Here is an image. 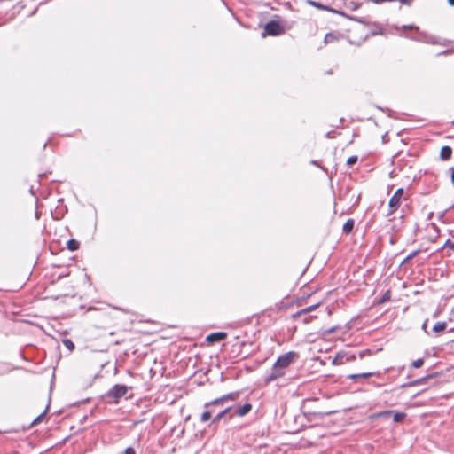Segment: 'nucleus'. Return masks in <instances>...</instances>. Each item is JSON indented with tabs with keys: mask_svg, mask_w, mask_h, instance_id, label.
<instances>
[{
	"mask_svg": "<svg viewBox=\"0 0 454 454\" xmlns=\"http://www.w3.org/2000/svg\"><path fill=\"white\" fill-rule=\"evenodd\" d=\"M423 364L424 360L422 358H419L412 363V367L420 368L423 365Z\"/></svg>",
	"mask_w": 454,
	"mask_h": 454,
	"instance_id": "17",
	"label": "nucleus"
},
{
	"mask_svg": "<svg viewBox=\"0 0 454 454\" xmlns=\"http://www.w3.org/2000/svg\"><path fill=\"white\" fill-rule=\"evenodd\" d=\"M388 299H389V292L385 294V295L383 296V298L381 300V302H384V301H386Z\"/></svg>",
	"mask_w": 454,
	"mask_h": 454,
	"instance_id": "24",
	"label": "nucleus"
},
{
	"mask_svg": "<svg viewBox=\"0 0 454 454\" xmlns=\"http://www.w3.org/2000/svg\"><path fill=\"white\" fill-rule=\"evenodd\" d=\"M67 248L71 251L77 250L79 248V242L75 239H70L67 243Z\"/></svg>",
	"mask_w": 454,
	"mask_h": 454,
	"instance_id": "9",
	"label": "nucleus"
},
{
	"mask_svg": "<svg viewBox=\"0 0 454 454\" xmlns=\"http://www.w3.org/2000/svg\"><path fill=\"white\" fill-rule=\"evenodd\" d=\"M231 408H226L220 413H218L213 419L214 422H218L229 411Z\"/></svg>",
	"mask_w": 454,
	"mask_h": 454,
	"instance_id": "13",
	"label": "nucleus"
},
{
	"mask_svg": "<svg viewBox=\"0 0 454 454\" xmlns=\"http://www.w3.org/2000/svg\"><path fill=\"white\" fill-rule=\"evenodd\" d=\"M372 372L361 373V374H352L348 376L350 379H357V378H368L372 376Z\"/></svg>",
	"mask_w": 454,
	"mask_h": 454,
	"instance_id": "14",
	"label": "nucleus"
},
{
	"mask_svg": "<svg viewBox=\"0 0 454 454\" xmlns=\"http://www.w3.org/2000/svg\"><path fill=\"white\" fill-rule=\"evenodd\" d=\"M265 32L270 35H278L283 33V28L276 21H270L265 26Z\"/></svg>",
	"mask_w": 454,
	"mask_h": 454,
	"instance_id": "3",
	"label": "nucleus"
},
{
	"mask_svg": "<svg viewBox=\"0 0 454 454\" xmlns=\"http://www.w3.org/2000/svg\"><path fill=\"white\" fill-rule=\"evenodd\" d=\"M46 411H47V409H46V410H45L42 414H40V415H39V416H38V417H37V418L33 421L32 425H36V424H38L40 421H42V419H43V418L44 414L46 413Z\"/></svg>",
	"mask_w": 454,
	"mask_h": 454,
	"instance_id": "21",
	"label": "nucleus"
},
{
	"mask_svg": "<svg viewBox=\"0 0 454 454\" xmlns=\"http://www.w3.org/2000/svg\"><path fill=\"white\" fill-rule=\"evenodd\" d=\"M446 325H446V323H445V322H438V323H436V324L434 325V332H437V333H439V332H442L443 330H445Z\"/></svg>",
	"mask_w": 454,
	"mask_h": 454,
	"instance_id": "10",
	"label": "nucleus"
},
{
	"mask_svg": "<svg viewBox=\"0 0 454 454\" xmlns=\"http://www.w3.org/2000/svg\"><path fill=\"white\" fill-rule=\"evenodd\" d=\"M63 344L65 345V347L69 350V351H73L74 349V344L72 340H63Z\"/></svg>",
	"mask_w": 454,
	"mask_h": 454,
	"instance_id": "12",
	"label": "nucleus"
},
{
	"mask_svg": "<svg viewBox=\"0 0 454 454\" xmlns=\"http://www.w3.org/2000/svg\"><path fill=\"white\" fill-rule=\"evenodd\" d=\"M405 417V414L403 413V412H395L394 413V421L395 422H399L401 421L403 418Z\"/></svg>",
	"mask_w": 454,
	"mask_h": 454,
	"instance_id": "16",
	"label": "nucleus"
},
{
	"mask_svg": "<svg viewBox=\"0 0 454 454\" xmlns=\"http://www.w3.org/2000/svg\"><path fill=\"white\" fill-rule=\"evenodd\" d=\"M252 409L251 404L246 403L243 406L239 407L237 413L239 416H244L248 413Z\"/></svg>",
	"mask_w": 454,
	"mask_h": 454,
	"instance_id": "8",
	"label": "nucleus"
},
{
	"mask_svg": "<svg viewBox=\"0 0 454 454\" xmlns=\"http://www.w3.org/2000/svg\"><path fill=\"white\" fill-rule=\"evenodd\" d=\"M451 153H452V149L450 146H443L441 149L440 155H441L442 160H446L450 158Z\"/></svg>",
	"mask_w": 454,
	"mask_h": 454,
	"instance_id": "7",
	"label": "nucleus"
},
{
	"mask_svg": "<svg viewBox=\"0 0 454 454\" xmlns=\"http://www.w3.org/2000/svg\"><path fill=\"white\" fill-rule=\"evenodd\" d=\"M450 4L454 5V0H448Z\"/></svg>",
	"mask_w": 454,
	"mask_h": 454,
	"instance_id": "27",
	"label": "nucleus"
},
{
	"mask_svg": "<svg viewBox=\"0 0 454 454\" xmlns=\"http://www.w3.org/2000/svg\"><path fill=\"white\" fill-rule=\"evenodd\" d=\"M403 195V189L399 188L395 191V194L389 200V207L392 209L391 212H394L400 206L401 198Z\"/></svg>",
	"mask_w": 454,
	"mask_h": 454,
	"instance_id": "2",
	"label": "nucleus"
},
{
	"mask_svg": "<svg viewBox=\"0 0 454 454\" xmlns=\"http://www.w3.org/2000/svg\"><path fill=\"white\" fill-rule=\"evenodd\" d=\"M353 227H354V222L352 220H348L343 226V231L345 232L348 233L349 231H351Z\"/></svg>",
	"mask_w": 454,
	"mask_h": 454,
	"instance_id": "11",
	"label": "nucleus"
},
{
	"mask_svg": "<svg viewBox=\"0 0 454 454\" xmlns=\"http://www.w3.org/2000/svg\"><path fill=\"white\" fill-rule=\"evenodd\" d=\"M211 415H212V411H205L201 414V421H203V422L207 421L211 418Z\"/></svg>",
	"mask_w": 454,
	"mask_h": 454,
	"instance_id": "15",
	"label": "nucleus"
},
{
	"mask_svg": "<svg viewBox=\"0 0 454 454\" xmlns=\"http://www.w3.org/2000/svg\"><path fill=\"white\" fill-rule=\"evenodd\" d=\"M126 393H127L126 386L116 385L110 390L109 395L115 398H120V397H122Z\"/></svg>",
	"mask_w": 454,
	"mask_h": 454,
	"instance_id": "5",
	"label": "nucleus"
},
{
	"mask_svg": "<svg viewBox=\"0 0 454 454\" xmlns=\"http://www.w3.org/2000/svg\"><path fill=\"white\" fill-rule=\"evenodd\" d=\"M137 450L134 447L126 448L124 454H136Z\"/></svg>",
	"mask_w": 454,
	"mask_h": 454,
	"instance_id": "22",
	"label": "nucleus"
},
{
	"mask_svg": "<svg viewBox=\"0 0 454 454\" xmlns=\"http://www.w3.org/2000/svg\"><path fill=\"white\" fill-rule=\"evenodd\" d=\"M298 357L295 352H287L278 357L277 362L272 367V372L267 378V381L275 380L285 374V369L287 368L290 364Z\"/></svg>",
	"mask_w": 454,
	"mask_h": 454,
	"instance_id": "1",
	"label": "nucleus"
},
{
	"mask_svg": "<svg viewBox=\"0 0 454 454\" xmlns=\"http://www.w3.org/2000/svg\"><path fill=\"white\" fill-rule=\"evenodd\" d=\"M450 171H451V182L454 185V167L450 169Z\"/></svg>",
	"mask_w": 454,
	"mask_h": 454,
	"instance_id": "25",
	"label": "nucleus"
},
{
	"mask_svg": "<svg viewBox=\"0 0 454 454\" xmlns=\"http://www.w3.org/2000/svg\"><path fill=\"white\" fill-rule=\"evenodd\" d=\"M312 309H313V307H309V308H307V309H303V310H302V312H309V311H311Z\"/></svg>",
	"mask_w": 454,
	"mask_h": 454,
	"instance_id": "26",
	"label": "nucleus"
},
{
	"mask_svg": "<svg viewBox=\"0 0 454 454\" xmlns=\"http://www.w3.org/2000/svg\"><path fill=\"white\" fill-rule=\"evenodd\" d=\"M392 414H393V411H387L380 412V413H378V414H377V415H375V416H376V417L388 418V417H390Z\"/></svg>",
	"mask_w": 454,
	"mask_h": 454,
	"instance_id": "19",
	"label": "nucleus"
},
{
	"mask_svg": "<svg viewBox=\"0 0 454 454\" xmlns=\"http://www.w3.org/2000/svg\"><path fill=\"white\" fill-rule=\"evenodd\" d=\"M226 336H227V334L225 333H222V332L214 333L209 334L207 337V340L208 342L214 343V342H217V341H221V340H224L226 338Z\"/></svg>",
	"mask_w": 454,
	"mask_h": 454,
	"instance_id": "6",
	"label": "nucleus"
},
{
	"mask_svg": "<svg viewBox=\"0 0 454 454\" xmlns=\"http://www.w3.org/2000/svg\"><path fill=\"white\" fill-rule=\"evenodd\" d=\"M444 247H450L454 250V243L450 242V240L446 241Z\"/></svg>",
	"mask_w": 454,
	"mask_h": 454,
	"instance_id": "23",
	"label": "nucleus"
},
{
	"mask_svg": "<svg viewBox=\"0 0 454 454\" xmlns=\"http://www.w3.org/2000/svg\"><path fill=\"white\" fill-rule=\"evenodd\" d=\"M336 39L335 35L333 34H327L325 37V43H329Z\"/></svg>",
	"mask_w": 454,
	"mask_h": 454,
	"instance_id": "18",
	"label": "nucleus"
},
{
	"mask_svg": "<svg viewBox=\"0 0 454 454\" xmlns=\"http://www.w3.org/2000/svg\"><path fill=\"white\" fill-rule=\"evenodd\" d=\"M357 161L356 156H351L347 160V165L352 166Z\"/></svg>",
	"mask_w": 454,
	"mask_h": 454,
	"instance_id": "20",
	"label": "nucleus"
},
{
	"mask_svg": "<svg viewBox=\"0 0 454 454\" xmlns=\"http://www.w3.org/2000/svg\"><path fill=\"white\" fill-rule=\"evenodd\" d=\"M238 394L236 393H231V394H229V395H226L221 398H218V399H215V401H212L210 403H207L205 404V408H208L212 405H222L225 401L227 400H234L236 399Z\"/></svg>",
	"mask_w": 454,
	"mask_h": 454,
	"instance_id": "4",
	"label": "nucleus"
}]
</instances>
